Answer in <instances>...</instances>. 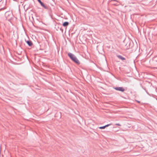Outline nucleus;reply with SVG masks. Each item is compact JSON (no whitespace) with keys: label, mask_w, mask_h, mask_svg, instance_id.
I'll return each mask as SVG.
<instances>
[{"label":"nucleus","mask_w":157,"mask_h":157,"mask_svg":"<svg viewBox=\"0 0 157 157\" xmlns=\"http://www.w3.org/2000/svg\"><path fill=\"white\" fill-rule=\"evenodd\" d=\"M67 55L71 60L77 65H79L80 64V61L74 54L69 52L68 53Z\"/></svg>","instance_id":"obj_1"},{"label":"nucleus","mask_w":157,"mask_h":157,"mask_svg":"<svg viewBox=\"0 0 157 157\" xmlns=\"http://www.w3.org/2000/svg\"><path fill=\"white\" fill-rule=\"evenodd\" d=\"M5 16L6 18L8 21H10L11 20L13 17V15L12 13L10 12H7L6 13Z\"/></svg>","instance_id":"obj_2"},{"label":"nucleus","mask_w":157,"mask_h":157,"mask_svg":"<svg viewBox=\"0 0 157 157\" xmlns=\"http://www.w3.org/2000/svg\"><path fill=\"white\" fill-rule=\"evenodd\" d=\"M133 43L130 40L128 41L125 46L124 49L127 50L129 48H132L133 46Z\"/></svg>","instance_id":"obj_3"},{"label":"nucleus","mask_w":157,"mask_h":157,"mask_svg":"<svg viewBox=\"0 0 157 157\" xmlns=\"http://www.w3.org/2000/svg\"><path fill=\"white\" fill-rule=\"evenodd\" d=\"M40 5L42 7H44L45 9L48 10V11L49 12H51L52 11V9L49 6H48L46 5L42 2H40Z\"/></svg>","instance_id":"obj_4"},{"label":"nucleus","mask_w":157,"mask_h":157,"mask_svg":"<svg viewBox=\"0 0 157 157\" xmlns=\"http://www.w3.org/2000/svg\"><path fill=\"white\" fill-rule=\"evenodd\" d=\"M113 88L117 90L122 92H123L125 91L124 88L123 87H113Z\"/></svg>","instance_id":"obj_5"},{"label":"nucleus","mask_w":157,"mask_h":157,"mask_svg":"<svg viewBox=\"0 0 157 157\" xmlns=\"http://www.w3.org/2000/svg\"><path fill=\"white\" fill-rule=\"evenodd\" d=\"M117 57L119 58L121 60H122L124 61L126 60L125 58L120 55H117Z\"/></svg>","instance_id":"obj_6"},{"label":"nucleus","mask_w":157,"mask_h":157,"mask_svg":"<svg viewBox=\"0 0 157 157\" xmlns=\"http://www.w3.org/2000/svg\"><path fill=\"white\" fill-rule=\"evenodd\" d=\"M26 43L29 46H32L33 45V43L31 41L29 40L26 41Z\"/></svg>","instance_id":"obj_7"},{"label":"nucleus","mask_w":157,"mask_h":157,"mask_svg":"<svg viewBox=\"0 0 157 157\" xmlns=\"http://www.w3.org/2000/svg\"><path fill=\"white\" fill-rule=\"evenodd\" d=\"M69 24V23L67 21H65L63 24V25L64 27H67Z\"/></svg>","instance_id":"obj_8"},{"label":"nucleus","mask_w":157,"mask_h":157,"mask_svg":"<svg viewBox=\"0 0 157 157\" xmlns=\"http://www.w3.org/2000/svg\"><path fill=\"white\" fill-rule=\"evenodd\" d=\"M142 88L143 89H144V90L146 92V93H147V94H148V93L147 92V91L146 90V89L144 87H143V86H142Z\"/></svg>","instance_id":"obj_9"},{"label":"nucleus","mask_w":157,"mask_h":157,"mask_svg":"<svg viewBox=\"0 0 157 157\" xmlns=\"http://www.w3.org/2000/svg\"><path fill=\"white\" fill-rule=\"evenodd\" d=\"M105 128V126H103L100 127H99V128L100 129H104Z\"/></svg>","instance_id":"obj_10"},{"label":"nucleus","mask_w":157,"mask_h":157,"mask_svg":"<svg viewBox=\"0 0 157 157\" xmlns=\"http://www.w3.org/2000/svg\"><path fill=\"white\" fill-rule=\"evenodd\" d=\"M112 124V123H110V124H106V125H105V128H106V127H108L109 126L111 125Z\"/></svg>","instance_id":"obj_11"},{"label":"nucleus","mask_w":157,"mask_h":157,"mask_svg":"<svg viewBox=\"0 0 157 157\" xmlns=\"http://www.w3.org/2000/svg\"><path fill=\"white\" fill-rule=\"evenodd\" d=\"M115 125L119 126H121V125L119 123H117L115 124Z\"/></svg>","instance_id":"obj_12"},{"label":"nucleus","mask_w":157,"mask_h":157,"mask_svg":"<svg viewBox=\"0 0 157 157\" xmlns=\"http://www.w3.org/2000/svg\"><path fill=\"white\" fill-rule=\"evenodd\" d=\"M136 101L137 102H138L139 103H140V101H138V100H136Z\"/></svg>","instance_id":"obj_13"},{"label":"nucleus","mask_w":157,"mask_h":157,"mask_svg":"<svg viewBox=\"0 0 157 157\" xmlns=\"http://www.w3.org/2000/svg\"><path fill=\"white\" fill-rule=\"evenodd\" d=\"M37 1H38V2H39V3H40V2H41V0H37Z\"/></svg>","instance_id":"obj_14"},{"label":"nucleus","mask_w":157,"mask_h":157,"mask_svg":"<svg viewBox=\"0 0 157 157\" xmlns=\"http://www.w3.org/2000/svg\"><path fill=\"white\" fill-rule=\"evenodd\" d=\"M3 9V8H2V9H0V11L2 10Z\"/></svg>","instance_id":"obj_15"},{"label":"nucleus","mask_w":157,"mask_h":157,"mask_svg":"<svg viewBox=\"0 0 157 157\" xmlns=\"http://www.w3.org/2000/svg\"><path fill=\"white\" fill-rule=\"evenodd\" d=\"M60 30H62V31H63V29H61V28H60Z\"/></svg>","instance_id":"obj_16"},{"label":"nucleus","mask_w":157,"mask_h":157,"mask_svg":"<svg viewBox=\"0 0 157 157\" xmlns=\"http://www.w3.org/2000/svg\"><path fill=\"white\" fill-rule=\"evenodd\" d=\"M13 0L14 1H17V0Z\"/></svg>","instance_id":"obj_17"},{"label":"nucleus","mask_w":157,"mask_h":157,"mask_svg":"<svg viewBox=\"0 0 157 157\" xmlns=\"http://www.w3.org/2000/svg\"><path fill=\"white\" fill-rule=\"evenodd\" d=\"M156 100H157V98L156 99Z\"/></svg>","instance_id":"obj_18"}]
</instances>
